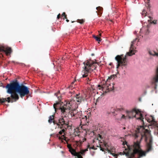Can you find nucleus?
I'll list each match as a JSON object with an SVG mask.
<instances>
[{"mask_svg":"<svg viewBox=\"0 0 158 158\" xmlns=\"http://www.w3.org/2000/svg\"><path fill=\"white\" fill-rule=\"evenodd\" d=\"M99 136H100V138H101V137H102V136H101V135H99Z\"/></svg>","mask_w":158,"mask_h":158,"instance_id":"38","label":"nucleus"},{"mask_svg":"<svg viewBox=\"0 0 158 158\" xmlns=\"http://www.w3.org/2000/svg\"><path fill=\"white\" fill-rule=\"evenodd\" d=\"M60 17V14H59L57 16V18L59 19Z\"/></svg>","mask_w":158,"mask_h":158,"instance_id":"26","label":"nucleus"},{"mask_svg":"<svg viewBox=\"0 0 158 158\" xmlns=\"http://www.w3.org/2000/svg\"><path fill=\"white\" fill-rule=\"evenodd\" d=\"M30 93L29 88L25 85L21 84L17 94H19L20 96L22 98L25 95H27Z\"/></svg>","mask_w":158,"mask_h":158,"instance_id":"9","label":"nucleus"},{"mask_svg":"<svg viewBox=\"0 0 158 158\" xmlns=\"http://www.w3.org/2000/svg\"><path fill=\"white\" fill-rule=\"evenodd\" d=\"M152 139H150L149 143L148 144V148L146 152H144L140 149L135 148L133 150L130 156L128 158H140L146 155V153L151 151L152 148Z\"/></svg>","mask_w":158,"mask_h":158,"instance_id":"5","label":"nucleus"},{"mask_svg":"<svg viewBox=\"0 0 158 158\" xmlns=\"http://www.w3.org/2000/svg\"><path fill=\"white\" fill-rule=\"evenodd\" d=\"M62 17H63V19L67 18V15L65 12H63L62 14Z\"/></svg>","mask_w":158,"mask_h":158,"instance_id":"22","label":"nucleus"},{"mask_svg":"<svg viewBox=\"0 0 158 158\" xmlns=\"http://www.w3.org/2000/svg\"><path fill=\"white\" fill-rule=\"evenodd\" d=\"M66 21L67 22H68L69 21V20L68 19H66Z\"/></svg>","mask_w":158,"mask_h":158,"instance_id":"34","label":"nucleus"},{"mask_svg":"<svg viewBox=\"0 0 158 158\" xmlns=\"http://www.w3.org/2000/svg\"><path fill=\"white\" fill-rule=\"evenodd\" d=\"M105 146L106 147V144H105Z\"/></svg>","mask_w":158,"mask_h":158,"instance_id":"40","label":"nucleus"},{"mask_svg":"<svg viewBox=\"0 0 158 158\" xmlns=\"http://www.w3.org/2000/svg\"><path fill=\"white\" fill-rule=\"evenodd\" d=\"M116 77V75H112L108 77L107 80V81H109L110 80L113 81Z\"/></svg>","mask_w":158,"mask_h":158,"instance_id":"15","label":"nucleus"},{"mask_svg":"<svg viewBox=\"0 0 158 158\" xmlns=\"http://www.w3.org/2000/svg\"><path fill=\"white\" fill-rule=\"evenodd\" d=\"M122 153L120 152V155H121V154H122Z\"/></svg>","mask_w":158,"mask_h":158,"instance_id":"42","label":"nucleus"},{"mask_svg":"<svg viewBox=\"0 0 158 158\" xmlns=\"http://www.w3.org/2000/svg\"><path fill=\"white\" fill-rule=\"evenodd\" d=\"M48 122L50 124L53 123L54 125H56V127L58 126L59 128L62 129L59 132L58 134L57 135V137L60 140L62 141H66V137L64 136V135L61 136L59 135H62L63 134H64V132L66 129V127H65V126H67V127L69 126L67 123H65L63 116H56L55 115H50L49 117Z\"/></svg>","mask_w":158,"mask_h":158,"instance_id":"2","label":"nucleus"},{"mask_svg":"<svg viewBox=\"0 0 158 158\" xmlns=\"http://www.w3.org/2000/svg\"><path fill=\"white\" fill-rule=\"evenodd\" d=\"M82 114V111H80L77 112L76 113V116H77L78 117H79L80 116H81Z\"/></svg>","mask_w":158,"mask_h":158,"instance_id":"21","label":"nucleus"},{"mask_svg":"<svg viewBox=\"0 0 158 158\" xmlns=\"http://www.w3.org/2000/svg\"><path fill=\"white\" fill-rule=\"evenodd\" d=\"M83 64L85 66L83 67L84 69L82 72V77H86L87 79L89 80V77H88L89 73L96 70L97 65L95 63H92L88 60L86 62H84Z\"/></svg>","mask_w":158,"mask_h":158,"instance_id":"4","label":"nucleus"},{"mask_svg":"<svg viewBox=\"0 0 158 158\" xmlns=\"http://www.w3.org/2000/svg\"><path fill=\"white\" fill-rule=\"evenodd\" d=\"M149 87H150V86H147V87H146V88H149Z\"/></svg>","mask_w":158,"mask_h":158,"instance_id":"32","label":"nucleus"},{"mask_svg":"<svg viewBox=\"0 0 158 158\" xmlns=\"http://www.w3.org/2000/svg\"><path fill=\"white\" fill-rule=\"evenodd\" d=\"M2 86L3 88H6V86H5L4 85H3V86Z\"/></svg>","mask_w":158,"mask_h":158,"instance_id":"31","label":"nucleus"},{"mask_svg":"<svg viewBox=\"0 0 158 158\" xmlns=\"http://www.w3.org/2000/svg\"><path fill=\"white\" fill-rule=\"evenodd\" d=\"M123 129H125V127H123Z\"/></svg>","mask_w":158,"mask_h":158,"instance_id":"39","label":"nucleus"},{"mask_svg":"<svg viewBox=\"0 0 158 158\" xmlns=\"http://www.w3.org/2000/svg\"><path fill=\"white\" fill-rule=\"evenodd\" d=\"M139 100L140 101H141V98H139Z\"/></svg>","mask_w":158,"mask_h":158,"instance_id":"36","label":"nucleus"},{"mask_svg":"<svg viewBox=\"0 0 158 158\" xmlns=\"http://www.w3.org/2000/svg\"><path fill=\"white\" fill-rule=\"evenodd\" d=\"M110 113H112L114 115H117L119 116L118 117L117 116L115 117V119L118 122L122 119H126V117L125 115L119 113L120 111V109H117V108L115 109V107H112L110 109Z\"/></svg>","mask_w":158,"mask_h":158,"instance_id":"8","label":"nucleus"},{"mask_svg":"<svg viewBox=\"0 0 158 158\" xmlns=\"http://www.w3.org/2000/svg\"><path fill=\"white\" fill-rule=\"evenodd\" d=\"M112 63H110V65H111L112 64Z\"/></svg>","mask_w":158,"mask_h":158,"instance_id":"37","label":"nucleus"},{"mask_svg":"<svg viewBox=\"0 0 158 158\" xmlns=\"http://www.w3.org/2000/svg\"><path fill=\"white\" fill-rule=\"evenodd\" d=\"M151 82L152 84L155 86L154 88L156 89L157 85L156 83L158 82V67L156 69L155 74L153 77Z\"/></svg>","mask_w":158,"mask_h":158,"instance_id":"10","label":"nucleus"},{"mask_svg":"<svg viewBox=\"0 0 158 158\" xmlns=\"http://www.w3.org/2000/svg\"><path fill=\"white\" fill-rule=\"evenodd\" d=\"M115 60L117 61V68L122 67V69H125L126 68L127 61L126 57L122 58L121 56L118 55L115 57Z\"/></svg>","mask_w":158,"mask_h":158,"instance_id":"7","label":"nucleus"},{"mask_svg":"<svg viewBox=\"0 0 158 158\" xmlns=\"http://www.w3.org/2000/svg\"><path fill=\"white\" fill-rule=\"evenodd\" d=\"M77 20V22L80 23L81 24L82 23L84 22V21L82 20L78 19Z\"/></svg>","mask_w":158,"mask_h":158,"instance_id":"23","label":"nucleus"},{"mask_svg":"<svg viewBox=\"0 0 158 158\" xmlns=\"http://www.w3.org/2000/svg\"><path fill=\"white\" fill-rule=\"evenodd\" d=\"M60 94V91L54 94V95L57 97L59 102H56L53 104V107L55 111L57 109L60 110L62 114L65 116L67 115L68 111L70 110L71 104L69 101L64 100V102L61 101V96H59Z\"/></svg>","mask_w":158,"mask_h":158,"instance_id":"3","label":"nucleus"},{"mask_svg":"<svg viewBox=\"0 0 158 158\" xmlns=\"http://www.w3.org/2000/svg\"><path fill=\"white\" fill-rule=\"evenodd\" d=\"M69 113H70V114L71 115V117H74L76 116V110H74L72 112H70V111H69Z\"/></svg>","mask_w":158,"mask_h":158,"instance_id":"17","label":"nucleus"},{"mask_svg":"<svg viewBox=\"0 0 158 158\" xmlns=\"http://www.w3.org/2000/svg\"><path fill=\"white\" fill-rule=\"evenodd\" d=\"M96 9L99 12V14L101 15L102 13L103 8L101 6H98L96 8Z\"/></svg>","mask_w":158,"mask_h":158,"instance_id":"16","label":"nucleus"},{"mask_svg":"<svg viewBox=\"0 0 158 158\" xmlns=\"http://www.w3.org/2000/svg\"><path fill=\"white\" fill-rule=\"evenodd\" d=\"M93 36L97 41L98 42L101 41V40L97 36L95 35H93Z\"/></svg>","mask_w":158,"mask_h":158,"instance_id":"19","label":"nucleus"},{"mask_svg":"<svg viewBox=\"0 0 158 158\" xmlns=\"http://www.w3.org/2000/svg\"><path fill=\"white\" fill-rule=\"evenodd\" d=\"M68 148L69 149V151L71 153V154L74 156H77V153L75 150L69 145L68 146ZM78 158H83L81 155L77 156ZM75 158H77L75 157Z\"/></svg>","mask_w":158,"mask_h":158,"instance_id":"12","label":"nucleus"},{"mask_svg":"<svg viewBox=\"0 0 158 158\" xmlns=\"http://www.w3.org/2000/svg\"><path fill=\"white\" fill-rule=\"evenodd\" d=\"M2 51L5 53L7 55H10L12 52L11 48L9 47L6 49L2 48L1 49Z\"/></svg>","mask_w":158,"mask_h":158,"instance_id":"13","label":"nucleus"},{"mask_svg":"<svg viewBox=\"0 0 158 158\" xmlns=\"http://www.w3.org/2000/svg\"><path fill=\"white\" fill-rule=\"evenodd\" d=\"M149 18H150V20H148V22H150L152 23V24H156V21H155V20H153V21H150V20H152V19H153V18L152 17H151V16H148Z\"/></svg>","mask_w":158,"mask_h":158,"instance_id":"18","label":"nucleus"},{"mask_svg":"<svg viewBox=\"0 0 158 158\" xmlns=\"http://www.w3.org/2000/svg\"><path fill=\"white\" fill-rule=\"evenodd\" d=\"M147 93V91H144V93H143V94L142 95L143 96H144Z\"/></svg>","mask_w":158,"mask_h":158,"instance_id":"27","label":"nucleus"},{"mask_svg":"<svg viewBox=\"0 0 158 158\" xmlns=\"http://www.w3.org/2000/svg\"><path fill=\"white\" fill-rule=\"evenodd\" d=\"M21 85L17 79L12 80L10 83L8 84L6 86V88L7 89V93L10 94V97H8L6 98H0V104L6 101L12 103L18 100L19 97L17 92Z\"/></svg>","mask_w":158,"mask_h":158,"instance_id":"1","label":"nucleus"},{"mask_svg":"<svg viewBox=\"0 0 158 158\" xmlns=\"http://www.w3.org/2000/svg\"><path fill=\"white\" fill-rule=\"evenodd\" d=\"M147 12H146V10L144 9H143V11L142 13H141V15L142 18H143V17H145L146 15H147Z\"/></svg>","mask_w":158,"mask_h":158,"instance_id":"20","label":"nucleus"},{"mask_svg":"<svg viewBox=\"0 0 158 158\" xmlns=\"http://www.w3.org/2000/svg\"><path fill=\"white\" fill-rule=\"evenodd\" d=\"M109 151H110V150H109V151H108V152H109Z\"/></svg>","mask_w":158,"mask_h":158,"instance_id":"43","label":"nucleus"},{"mask_svg":"<svg viewBox=\"0 0 158 158\" xmlns=\"http://www.w3.org/2000/svg\"><path fill=\"white\" fill-rule=\"evenodd\" d=\"M99 147H100V150H102V151H104V150H105V148H102V147H101L100 146Z\"/></svg>","mask_w":158,"mask_h":158,"instance_id":"25","label":"nucleus"},{"mask_svg":"<svg viewBox=\"0 0 158 158\" xmlns=\"http://www.w3.org/2000/svg\"><path fill=\"white\" fill-rule=\"evenodd\" d=\"M109 151H110V150H109V151H108V152H109Z\"/></svg>","mask_w":158,"mask_h":158,"instance_id":"44","label":"nucleus"},{"mask_svg":"<svg viewBox=\"0 0 158 158\" xmlns=\"http://www.w3.org/2000/svg\"><path fill=\"white\" fill-rule=\"evenodd\" d=\"M145 119L149 123H150L151 122V120L150 119V118H148L147 117H145Z\"/></svg>","mask_w":158,"mask_h":158,"instance_id":"24","label":"nucleus"},{"mask_svg":"<svg viewBox=\"0 0 158 158\" xmlns=\"http://www.w3.org/2000/svg\"><path fill=\"white\" fill-rule=\"evenodd\" d=\"M136 39L134 40L132 42L131 44V47L129 49V52L127 53V54L128 56H131L135 54V47L134 46V43L135 42Z\"/></svg>","mask_w":158,"mask_h":158,"instance_id":"11","label":"nucleus"},{"mask_svg":"<svg viewBox=\"0 0 158 158\" xmlns=\"http://www.w3.org/2000/svg\"><path fill=\"white\" fill-rule=\"evenodd\" d=\"M61 152L62 154H63L64 153V152L63 151H61Z\"/></svg>","mask_w":158,"mask_h":158,"instance_id":"35","label":"nucleus"},{"mask_svg":"<svg viewBox=\"0 0 158 158\" xmlns=\"http://www.w3.org/2000/svg\"><path fill=\"white\" fill-rule=\"evenodd\" d=\"M126 112L129 118H135L144 123L143 115L139 110H137L135 108L131 110H127Z\"/></svg>","mask_w":158,"mask_h":158,"instance_id":"6","label":"nucleus"},{"mask_svg":"<svg viewBox=\"0 0 158 158\" xmlns=\"http://www.w3.org/2000/svg\"><path fill=\"white\" fill-rule=\"evenodd\" d=\"M151 117H152V120L153 121H154L155 119H154V117H153V116H152Z\"/></svg>","mask_w":158,"mask_h":158,"instance_id":"29","label":"nucleus"},{"mask_svg":"<svg viewBox=\"0 0 158 158\" xmlns=\"http://www.w3.org/2000/svg\"><path fill=\"white\" fill-rule=\"evenodd\" d=\"M90 149H93L94 150H95L96 149L94 147H92L90 148Z\"/></svg>","mask_w":158,"mask_h":158,"instance_id":"28","label":"nucleus"},{"mask_svg":"<svg viewBox=\"0 0 158 158\" xmlns=\"http://www.w3.org/2000/svg\"><path fill=\"white\" fill-rule=\"evenodd\" d=\"M81 154H82V155H84V153L83 152H82L81 153Z\"/></svg>","mask_w":158,"mask_h":158,"instance_id":"33","label":"nucleus"},{"mask_svg":"<svg viewBox=\"0 0 158 158\" xmlns=\"http://www.w3.org/2000/svg\"><path fill=\"white\" fill-rule=\"evenodd\" d=\"M94 55V54H92V56H93V55Z\"/></svg>","mask_w":158,"mask_h":158,"instance_id":"41","label":"nucleus"},{"mask_svg":"<svg viewBox=\"0 0 158 158\" xmlns=\"http://www.w3.org/2000/svg\"><path fill=\"white\" fill-rule=\"evenodd\" d=\"M82 98L79 96V94H77L76 96V100L77 102H79V104L82 101Z\"/></svg>","mask_w":158,"mask_h":158,"instance_id":"14","label":"nucleus"},{"mask_svg":"<svg viewBox=\"0 0 158 158\" xmlns=\"http://www.w3.org/2000/svg\"><path fill=\"white\" fill-rule=\"evenodd\" d=\"M157 135H158V133L157 134Z\"/></svg>","mask_w":158,"mask_h":158,"instance_id":"45","label":"nucleus"},{"mask_svg":"<svg viewBox=\"0 0 158 158\" xmlns=\"http://www.w3.org/2000/svg\"><path fill=\"white\" fill-rule=\"evenodd\" d=\"M138 136L137 135H135V138H137Z\"/></svg>","mask_w":158,"mask_h":158,"instance_id":"30","label":"nucleus"}]
</instances>
